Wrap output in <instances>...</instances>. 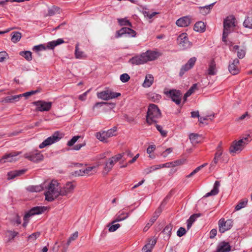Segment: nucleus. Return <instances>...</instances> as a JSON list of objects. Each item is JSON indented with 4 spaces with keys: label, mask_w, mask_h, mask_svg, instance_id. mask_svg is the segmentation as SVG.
<instances>
[{
    "label": "nucleus",
    "mask_w": 252,
    "mask_h": 252,
    "mask_svg": "<svg viewBox=\"0 0 252 252\" xmlns=\"http://www.w3.org/2000/svg\"><path fill=\"white\" fill-rule=\"evenodd\" d=\"M177 41L180 47L184 50L189 48L191 46V43L189 41L186 33H182L180 34L177 38Z\"/></svg>",
    "instance_id": "nucleus-9"
},
{
    "label": "nucleus",
    "mask_w": 252,
    "mask_h": 252,
    "mask_svg": "<svg viewBox=\"0 0 252 252\" xmlns=\"http://www.w3.org/2000/svg\"><path fill=\"white\" fill-rule=\"evenodd\" d=\"M217 70L216 68V63L214 60H211L209 65L208 69V74L209 75H214L216 74Z\"/></svg>",
    "instance_id": "nucleus-28"
},
{
    "label": "nucleus",
    "mask_w": 252,
    "mask_h": 252,
    "mask_svg": "<svg viewBox=\"0 0 252 252\" xmlns=\"http://www.w3.org/2000/svg\"><path fill=\"white\" fill-rule=\"evenodd\" d=\"M252 140L251 136L248 134L246 137H243L238 141H233L229 148L230 153L233 154L240 153Z\"/></svg>",
    "instance_id": "nucleus-3"
},
{
    "label": "nucleus",
    "mask_w": 252,
    "mask_h": 252,
    "mask_svg": "<svg viewBox=\"0 0 252 252\" xmlns=\"http://www.w3.org/2000/svg\"><path fill=\"white\" fill-rule=\"evenodd\" d=\"M200 216V214H194L192 215L189 218L188 220L192 223L195 220Z\"/></svg>",
    "instance_id": "nucleus-61"
},
{
    "label": "nucleus",
    "mask_w": 252,
    "mask_h": 252,
    "mask_svg": "<svg viewBox=\"0 0 252 252\" xmlns=\"http://www.w3.org/2000/svg\"><path fill=\"white\" fill-rule=\"evenodd\" d=\"M215 2L212 3L208 5L200 7V12L203 15H206L210 13L211 9L213 7Z\"/></svg>",
    "instance_id": "nucleus-31"
},
{
    "label": "nucleus",
    "mask_w": 252,
    "mask_h": 252,
    "mask_svg": "<svg viewBox=\"0 0 252 252\" xmlns=\"http://www.w3.org/2000/svg\"><path fill=\"white\" fill-rule=\"evenodd\" d=\"M243 25L246 28L252 29V14H250L245 20Z\"/></svg>",
    "instance_id": "nucleus-37"
},
{
    "label": "nucleus",
    "mask_w": 252,
    "mask_h": 252,
    "mask_svg": "<svg viewBox=\"0 0 252 252\" xmlns=\"http://www.w3.org/2000/svg\"><path fill=\"white\" fill-rule=\"evenodd\" d=\"M248 203V200L245 199L240 202L236 206H235V210L239 211L242 208H244L246 206Z\"/></svg>",
    "instance_id": "nucleus-46"
},
{
    "label": "nucleus",
    "mask_w": 252,
    "mask_h": 252,
    "mask_svg": "<svg viewBox=\"0 0 252 252\" xmlns=\"http://www.w3.org/2000/svg\"><path fill=\"white\" fill-rule=\"evenodd\" d=\"M236 19L233 16H228L223 22V31L222 33V40L224 42H226V38L229 33H230V29L235 27Z\"/></svg>",
    "instance_id": "nucleus-4"
},
{
    "label": "nucleus",
    "mask_w": 252,
    "mask_h": 252,
    "mask_svg": "<svg viewBox=\"0 0 252 252\" xmlns=\"http://www.w3.org/2000/svg\"><path fill=\"white\" fill-rule=\"evenodd\" d=\"M96 138L100 141L104 143L107 142V137L105 133V131H101L98 132L96 133Z\"/></svg>",
    "instance_id": "nucleus-32"
},
{
    "label": "nucleus",
    "mask_w": 252,
    "mask_h": 252,
    "mask_svg": "<svg viewBox=\"0 0 252 252\" xmlns=\"http://www.w3.org/2000/svg\"><path fill=\"white\" fill-rule=\"evenodd\" d=\"M239 64V61L238 59H234L231 63H230L228 66L229 72L232 75H236L239 73L240 70L238 67Z\"/></svg>",
    "instance_id": "nucleus-14"
},
{
    "label": "nucleus",
    "mask_w": 252,
    "mask_h": 252,
    "mask_svg": "<svg viewBox=\"0 0 252 252\" xmlns=\"http://www.w3.org/2000/svg\"><path fill=\"white\" fill-rule=\"evenodd\" d=\"M231 251V246L228 242H221L218 245L216 251L214 252H229Z\"/></svg>",
    "instance_id": "nucleus-16"
},
{
    "label": "nucleus",
    "mask_w": 252,
    "mask_h": 252,
    "mask_svg": "<svg viewBox=\"0 0 252 252\" xmlns=\"http://www.w3.org/2000/svg\"><path fill=\"white\" fill-rule=\"evenodd\" d=\"M205 27L206 26L203 22L199 21L195 24L193 29L196 32H203L205 30Z\"/></svg>",
    "instance_id": "nucleus-27"
},
{
    "label": "nucleus",
    "mask_w": 252,
    "mask_h": 252,
    "mask_svg": "<svg viewBox=\"0 0 252 252\" xmlns=\"http://www.w3.org/2000/svg\"><path fill=\"white\" fill-rule=\"evenodd\" d=\"M172 229V225L169 224L166 225L164 228L162 232L164 234H166L168 237H169L171 235V232Z\"/></svg>",
    "instance_id": "nucleus-49"
},
{
    "label": "nucleus",
    "mask_w": 252,
    "mask_h": 252,
    "mask_svg": "<svg viewBox=\"0 0 252 252\" xmlns=\"http://www.w3.org/2000/svg\"><path fill=\"white\" fill-rule=\"evenodd\" d=\"M8 54L5 51L0 52V62H2L8 57Z\"/></svg>",
    "instance_id": "nucleus-59"
},
{
    "label": "nucleus",
    "mask_w": 252,
    "mask_h": 252,
    "mask_svg": "<svg viewBox=\"0 0 252 252\" xmlns=\"http://www.w3.org/2000/svg\"><path fill=\"white\" fill-rule=\"evenodd\" d=\"M161 112L157 105L154 104L149 105L147 112L146 121L149 125L157 123V120L160 118Z\"/></svg>",
    "instance_id": "nucleus-2"
},
{
    "label": "nucleus",
    "mask_w": 252,
    "mask_h": 252,
    "mask_svg": "<svg viewBox=\"0 0 252 252\" xmlns=\"http://www.w3.org/2000/svg\"><path fill=\"white\" fill-rule=\"evenodd\" d=\"M219 160V159L218 158L214 157L213 160L210 163V169H214L215 167V166H216Z\"/></svg>",
    "instance_id": "nucleus-62"
},
{
    "label": "nucleus",
    "mask_w": 252,
    "mask_h": 252,
    "mask_svg": "<svg viewBox=\"0 0 252 252\" xmlns=\"http://www.w3.org/2000/svg\"><path fill=\"white\" fill-rule=\"evenodd\" d=\"M118 21L119 25L121 26H128L129 27H132L131 23L126 18L118 19Z\"/></svg>",
    "instance_id": "nucleus-44"
},
{
    "label": "nucleus",
    "mask_w": 252,
    "mask_h": 252,
    "mask_svg": "<svg viewBox=\"0 0 252 252\" xmlns=\"http://www.w3.org/2000/svg\"><path fill=\"white\" fill-rule=\"evenodd\" d=\"M94 166L88 167L84 169L85 175H91L96 172V167L98 166Z\"/></svg>",
    "instance_id": "nucleus-39"
},
{
    "label": "nucleus",
    "mask_w": 252,
    "mask_h": 252,
    "mask_svg": "<svg viewBox=\"0 0 252 252\" xmlns=\"http://www.w3.org/2000/svg\"><path fill=\"white\" fill-rule=\"evenodd\" d=\"M152 249V246L150 244H147L144 246L142 249V252H151Z\"/></svg>",
    "instance_id": "nucleus-60"
},
{
    "label": "nucleus",
    "mask_w": 252,
    "mask_h": 252,
    "mask_svg": "<svg viewBox=\"0 0 252 252\" xmlns=\"http://www.w3.org/2000/svg\"><path fill=\"white\" fill-rule=\"evenodd\" d=\"M190 18L189 16H184L178 19L176 25L181 27H186L190 24Z\"/></svg>",
    "instance_id": "nucleus-17"
},
{
    "label": "nucleus",
    "mask_w": 252,
    "mask_h": 252,
    "mask_svg": "<svg viewBox=\"0 0 252 252\" xmlns=\"http://www.w3.org/2000/svg\"><path fill=\"white\" fill-rule=\"evenodd\" d=\"M21 152H13L4 155L0 159L1 162H12V158L21 154Z\"/></svg>",
    "instance_id": "nucleus-19"
},
{
    "label": "nucleus",
    "mask_w": 252,
    "mask_h": 252,
    "mask_svg": "<svg viewBox=\"0 0 252 252\" xmlns=\"http://www.w3.org/2000/svg\"><path fill=\"white\" fill-rule=\"evenodd\" d=\"M115 162L110 158L107 162L105 163V166L103 168V174L105 175H107L112 169Z\"/></svg>",
    "instance_id": "nucleus-22"
},
{
    "label": "nucleus",
    "mask_w": 252,
    "mask_h": 252,
    "mask_svg": "<svg viewBox=\"0 0 252 252\" xmlns=\"http://www.w3.org/2000/svg\"><path fill=\"white\" fill-rule=\"evenodd\" d=\"M233 224L232 220L228 219L225 220L224 218L220 219L218 222L219 232L220 233H223L230 229L233 226Z\"/></svg>",
    "instance_id": "nucleus-7"
},
{
    "label": "nucleus",
    "mask_w": 252,
    "mask_h": 252,
    "mask_svg": "<svg viewBox=\"0 0 252 252\" xmlns=\"http://www.w3.org/2000/svg\"><path fill=\"white\" fill-rule=\"evenodd\" d=\"M189 139L192 144H197L200 141V135L197 133H191L189 135Z\"/></svg>",
    "instance_id": "nucleus-35"
},
{
    "label": "nucleus",
    "mask_w": 252,
    "mask_h": 252,
    "mask_svg": "<svg viewBox=\"0 0 252 252\" xmlns=\"http://www.w3.org/2000/svg\"><path fill=\"white\" fill-rule=\"evenodd\" d=\"M129 63L132 64L139 65L146 63V61L143 54L142 53L139 56H136L129 60Z\"/></svg>",
    "instance_id": "nucleus-15"
},
{
    "label": "nucleus",
    "mask_w": 252,
    "mask_h": 252,
    "mask_svg": "<svg viewBox=\"0 0 252 252\" xmlns=\"http://www.w3.org/2000/svg\"><path fill=\"white\" fill-rule=\"evenodd\" d=\"M166 95L170 98L177 105H180L182 98V93L181 91L176 89H172L164 91Z\"/></svg>",
    "instance_id": "nucleus-6"
},
{
    "label": "nucleus",
    "mask_w": 252,
    "mask_h": 252,
    "mask_svg": "<svg viewBox=\"0 0 252 252\" xmlns=\"http://www.w3.org/2000/svg\"><path fill=\"white\" fill-rule=\"evenodd\" d=\"M121 226L120 224L119 223L112 224L109 227V231L110 232H114L117 229H118Z\"/></svg>",
    "instance_id": "nucleus-58"
},
{
    "label": "nucleus",
    "mask_w": 252,
    "mask_h": 252,
    "mask_svg": "<svg viewBox=\"0 0 252 252\" xmlns=\"http://www.w3.org/2000/svg\"><path fill=\"white\" fill-rule=\"evenodd\" d=\"M64 42V41L62 38H59L56 40H53L49 42L47 44V48L49 49H53L56 46L61 44Z\"/></svg>",
    "instance_id": "nucleus-26"
},
{
    "label": "nucleus",
    "mask_w": 252,
    "mask_h": 252,
    "mask_svg": "<svg viewBox=\"0 0 252 252\" xmlns=\"http://www.w3.org/2000/svg\"><path fill=\"white\" fill-rule=\"evenodd\" d=\"M149 98L154 102H157L161 98V95L156 94H149Z\"/></svg>",
    "instance_id": "nucleus-47"
},
{
    "label": "nucleus",
    "mask_w": 252,
    "mask_h": 252,
    "mask_svg": "<svg viewBox=\"0 0 252 252\" xmlns=\"http://www.w3.org/2000/svg\"><path fill=\"white\" fill-rule=\"evenodd\" d=\"M11 41L14 43H17L21 38V33L19 32H14L11 34Z\"/></svg>",
    "instance_id": "nucleus-33"
},
{
    "label": "nucleus",
    "mask_w": 252,
    "mask_h": 252,
    "mask_svg": "<svg viewBox=\"0 0 252 252\" xmlns=\"http://www.w3.org/2000/svg\"><path fill=\"white\" fill-rule=\"evenodd\" d=\"M79 138V136H73L69 141H68L67 145L69 147L73 146Z\"/></svg>",
    "instance_id": "nucleus-51"
},
{
    "label": "nucleus",
    "mask_w": 252,
    "mask_h": 252,
    "mask_svg": "<svg viewBox=\"0 0 252 252\" xmlns=\"http://www.w3.org/2000/svg\"><path fill=\"white\" fill-rule=\"evenodd\" d=\"M154 81V77L151 74L147 75L145 77V80L143 84V86L145 88L150 87L153 84Z\"/></svg>",
    "instance_id": "nucleus-29"
},
{
    "label": "nucleus",
    "mask_w": 252,
    "mask_h": 252,
    "mask_svg": "<svg viewBox=\"0 0 252 252\" xmlns=\"http://www.w3.org/2000/svg\"><path fill=\"white\" fill-rule=\"evenodd\" d=\"M108 95H109V100L111 99H113L116 98L118 96H121V94L119 93H115L111 91L110 90H108Z\"/></svg>",
    "instance_id": "nucleus-50"
},
{
    "label": "nucleus",
    "mask_w": 252,
    "mask_h": 252,
    "mask_svg": "<svg viewBox=\"0 0 252 252\" xmlns=\"http://www.w3.org/2000/svg\"><path fill=\"white\" fill-rule=\"evenodd\" d=\"M59 9L60 8L58 7L55 6L49 8L48 10V13L46 15V16H52L54 15L59 12Z\"/></svg>",
    "instance_id": "nucleus-38"
},
{
    "label": "nucleus",
    "mask_w": 252,
    "mask_h": 252,
    "mask_svg": "<svg viewBox=\"0 0 252 252\" xmlns=\"http://www.w3.org/2000/svg\"><path fill=\"white\" fill-rule=\"evenodd\" d=\"M19 55L28 61H31L32 60V53L31 51H21L19 53Z\"/></svg>",
    "instance_id": "nucleus-34"
},
{
    "label": "nucleus",
    "mask_w": 252,
    "mask_h": 252,
    "mask_svg": "<svg viewBox=\"0 0 252 252\" xmlns=\"http://www.w3.org/2000/svg\"><path fill=\"white\" fill-rule=\"evenodd\" d=\"M124 154H125V153H122V154H117V155L112 157L111 158L115 163H116L122 158Z\"/></svg>",
    "instance_id": "nucleus-52"
},
{
    "label": "nucleus",
    "mask_w": 252,
    "mask_h": 252,
    "mask_svg": "<svg viewBox=\"0 0 252 252\" xmlns=\"http://www.w3.org/2000/svg\"><path fill=\"white\" fill-rule=\"evenodd\" d=\"M159 167L160 166H158V165L148 167L144 170L143 173L145 174H149L152 173V172L159 169Z\"/></svg>",
    "instance_id": "nucleus-41"
},
{
    "label": "nucleus",
    "mask_w": 252,
    "mask_h": 252,
    "mask_svg": "<svg viewBox=\"0 0 252 252\" xmlns=\"http://www.w3.org/2000/svg\"><path fill=\"white\" fill-rule=\"evenodd\" d=\"M37 92H39V91L38 90H35V91H32L28 92H26V93H23L22 94H19V98H20L22 97H25V99H27L29 96H30L34 94H36Z\"/></svg>",
    "instance_id": "nucleus-45"
},
{
    "label": "nucleus",
    "mask_w": 252,
    "mask_h": 252,
    "mask_svg": "<svg viewBox=\"0 0 252 252\" xmlns=\"http://www.w3.org/2000/svg\"><path fill=\"white\" fill-rule=\"evenodd\" d=\"M63 136V134L59 131H55L51 136L46 138L39 145L40 149L51 145L59 141Z\"/></svg>",
    "instance_id": "nucleus-5"
},
{
    "label": "nucleus",
    "mask_w": 252,
    "mask_h": 252,
    "mask_svg": "<svg viewBox=\"0 0 252 252\" xmlns=\"http://www.w3.org/2000/svg\"><path fill=\"white\" fill-rule=\"evenodd\" d=\"M129 216V213H125L123 211H119L116 215L115 220L112 222L114 224L117 222L121 221L127 219Z\"/></svg>",
    "instance_id": "nucleus-18"
},
{
    "label": "nucleus",
    "mask_w": 252,
    "mask_h": 252,
    "mask_svg": "<svg viewBox=\"0 0 252 252\" xmlns=\"http://www.w3.org/2000/svg\"><path fill=\"white\" fill-rule=\"evenodd\" d=\"M220 186V183L218 181H215L213 189L211 190V191L207 193L203 197H207L208 196H211V195H217L219 192V187Z\"/></svg>",
    "instance_id": "nucleus-21"
},
{
    "label": "nucleus",
    "mask_w": 252,
    "mask_h": 252,
    "mask_svg": "<svg viewBox=\"0 0 252 252\" xmlns=\"http://www.w3.org/2000/svg\"><path fill=\"white\" fill-rule=\"evenodd\" d=\"M75 56L77 59H81L85 57L83 52L79 51L78 43L75 45Z\"/></svg>",
    "instance_id": "nucleus-40"
},
{
    "label": "nucleus",
    "mask_w": 252,
    "mask_h": 252,
    "mask_svg": "<svg viewBox=\"0 0 252 252\" xmlns=\"http://www.w3.org/2000/svg\"><path fill=\"white\" fill-rule=\"evenodd\" d=\"M25 158L28 159L31 161L38 162L43 159L44 156L40 152L37 151H32L24 155Z\"/></svg>",
    "instance_id": "nucleus-8"
},
{
    "label": "nucleus",
    "mask_w": 252,
    "mask_h": 252,
    "mask_svg": "<svg viewBox=\"0 0 252 252\" xmlns=\"http://www.w3.org/2000/svg\"><path fill=\"white\" fill-rule=\"evenodd\" d=\"M156 127L158 131H159L161 135L162 136L165 137L167 135V131L166 130H164L162 129V127L161 126H159L158 125H157L156 126Z\"/></svg>",
    "instance_id": "nucleus-55"
},
{
    "label": "nucleus",
    "mask_w": 252,
    "mask_h": 252,
    "mask_svg": "<svg viewBox=\"0 0 252 252\" xmlns=\"http://www.w3.org/2000/svg\"><path fill=\"white\" fill-rule=\"evenodd\" d=\"M19 95H10L7 96L3 98L2 100V102L8 103H15L19 100Z\"/></svg>",
    "instance_id": "nucleus-25"
},
{
    "label": "nucleus",
    "mask_w": 252,
    "mask_h": 252,
    "mask_svg": "<svg viewBox=\"0 0 252 252\" xmlns=\"http://www.w3.org/2000/svg\"><path fill=\"white\" fill-rule=\"evenodd\" d=\"M246 55V50L245 49H240L238 50L237 52V57L239 59H242L244 58Z\"/></svg>",
    "instance_id": "nucleus-54"
},
{
    "label": "nucleus",
    "mask_w": 252,
    "mask_h": 252,
    "mask_svg": "<svg viewBox=\"0 0 252 252\" xmlns=\"http://www.w3.org/2000/svg\"><path fill=\"white\" fill-rule=\"evenodd\" d=\"M130 79V76L127 73H124L120 76V80L123 83L127 82Z\"/></svg>",
    "instance_id": "nucleus-53"
},
{
    "label": "nucleus",
    "mask_w": 252,
    "mask_h": 252,
    "mask_svg": "<svg viewBox=\"0 0 252 252\" xmlns=\"http://www.w3.org/2000/svg\"><path fill=\"white\" fill-rule=\"evenodd\" d=\"M186 233V230L185 228L181 227L177 232V235L179 237H182Z\"/></svg>",
    "instance_id": "nucleus-57"
},
{
    "label": "nucleus",
    "mask_w": 252,
    "mask_h": 252,
    "mask_svg": "<svg viewBox=\"0 0 252 252\" xmlns=\"http://www.w3.org/2000/svg\"><path fill=\"white\" fill-rule=\"evenodd\" d=\"M165 204V199L162 201L161 203L160 206L158 207L156 211L155 212L154 216L152 217V218L151 219L150 221L151 222V225H152L158 219V216L160 215V213L162 212V208L161 206L164 205Z\"/></svg>",
    "instance_id": "nucleus-24"
},
{
    "label": "nucleus",
    "mask_w": 252,
    "mask_h": 252,
    "mask_svg": "<svg viewBox=\"0 0 252 252\" xmlns=\"http://www.w3.org/2000/svg\"><path fill=\"white\" fill-rule=\"evenodd\" d=\"M40 235V232H36L33 233L29 236L28 240L30 241L31 242H33L37 238H38Z\"/></svg>",
    "instance_id": "nucleus-48"
},
{
    "label": "nucleus",
    "mask_w": 252,
    "mask_h": 252,
    "mask_svg": "<svg viewBox=\"0 0 252 252\" xmlns=\"http://www.w3.org/2000/svg\"><path fill=\"white\" fill-rule=\"evenodd\" d=\"M158 12H152V13H150L148 11H144L143 14L145 17H148L149 19H152L154 16L157 15Z\"/></svg>",
    "instance_id": "nucleus-63"
},
{
    "label": "nucleus",
    "mask_w": 252,
    "mask_h": 252,
    "mask_svg": "<svg viewBox=\"0 0 252 252\" xmlns=\"http://www.w3.org/2000/svg\"><path fill=\"white\" fill-rule=\"evenodd\" d=\"M196 61L195 57L191 58L185 65H183L179 72V76L182 77L185 73L192 68Z\"/></svg>",
    "instance_id": "nucleus-11"
},
{
    "label": "nucleus",
    "mask_w": 252,
    "mask_h": 252,
    "mask_svg": "<svg viewBox=\"0 0 252 252\" xmlns=\"http://www.w3.org/2000/svg\"><path fill=\"white\" fill-rule=\"evenodd\" d=\"M117 127L114 126L107 131H105L106 137L107 138L115 136L116 135Z\"/></svg>",
    "instance_id": "nucleus-43"
},
{
    "label": "nucleus",
    "mask_w": 252,
    "mask_h": 252,
    "mask_svg": "<svg viewBox=\"0 0 252 252\" xmlns=\"http://www.w3.org/2000/svg\"><path fill=\"white\" fill-rule=\"evenodd\" d=\"M97 96L98 98H100V99H103L104 100H109L108 90L98 93L97 94Z\"/></svg>",
    "instance_id": "nucleus-36"
},
{
    "label": "nucleus",
    "mask_w": 252,
    "mask_h": 252,
    "mask_svg": "<svg viewBox=\"0 0 252 252\" xmlns=\"http://www.w3.org/2000/svg\"><path fill=\"white\" fill-rule=\"evenodd\" d=\"M103 105H107L109 106V108L110 109H112L115 107V104L113 103H108L106 102H96L94 105L93 107V109H94V108L96 107H101Z\"/></svg>",
    "instance_id": "nucleus-42"
},
{
    "label": "nucleus",
    "mask_w": 252,
    "mask_h": 252,
    "mask_svg": "<svg viewBox=\"0 0 252 252\" xmlns=\"http://www.w3.org/2000/svg\"><path fill=\"white\" fill-rule=\"evenodd\" d=\"M84 175H85L84 169H80L77 171H75L73 174V175L75 176H83Z\"/></svg>",
    "instance_id": "nucleus-64"
},
{
    "label": "nucleus",
    "mask_w": 252,
    "mask_h": 252,
    "mask_svg": "<svg viewBox=\"0 0 252 252\" xmlns=\"http://www.w3.org/2000/svg\"><path fill=\"white\" fill-rule=\"evenodd\" d=\"M26 171V169H21L9 172L7 173V179L9 180L12 179L17 176L23 174Z\"/></svg>",
    "instance_id": "nucleus-23"
},
{
    "label": "nucleus",
    "mask_w": 252,
    "mask_h": 252,
    "mask_svg": "<svg viewBox=\"0 0 252 252\" xmlns=\"http://www.w3.org/2000/svg\"><path fill=\"white\" fill-rule=\"evenodd\" d=\"M146 62L156 60L157 57V52L152 51H147L143 53Z\"/></svg>",
    "instance_id": "nucleus-20"
},
{
    "label": "nucleus",
    "mask_w": 252,
    "mask_h": 252,
    "mask_svg": "<svg viewBox=\"0 0 252 252\" xmlns=\"http://www.w3.org/2000/svg\"><path fill=\"white\" fill-rule=\"evenodd\" d=\"M46 183H45L42 185L39 186H32L30 187V190L32 192H39L44 189V188L47 189L48 190V185L46 186Z\"/></svg>",
    "instance_id": "nucleus-30"
},
{
    "label": "nucleus",
    "mask_w": 252,
    "mask_h": 252,
    "mask_svg": "<svg viewBox=\"0 0 252 252\" xmlns=\"http://www.w3.org/2000/svg\"><path fill=\"white\" fill-rule=\"evenodd\" d=\"M59 186V184L55 180H52L48 184V191L44 192L46 200L52 202L60 195L66 196L72 193L75 188L70 182L66 183L63 188Z\"/></svg>",
    "instance_id": "nucleus-1"
},
{
    "label": "nucleus",
    "mask_w": 252,
    "mask_h": 252,
    "mask_svg": "<svg viewBox=\"0 0 252 252\" xmlns=\"http://www.w3.org/2000/svg\"><path fill=\"white\" fill-rule=\"evenodd\" d=\"M46 49V47L43 44H40L38 45H36L33 47V50L35 52H38L39 51L44 50Z\"/></svg>",
    "instance_id": "nucleus-56"
},
{
    "label": "nucleus",
    "mask_w": 252,
    "mask_h": 252,
    "mask_svg": "<svg viewBox=\"0 0 252 252\" xmlns=\"http://www.w3.org/2000/svg\"><path fill=\"white\" fill-rule=\"evenodd\" d=\"M34 105L36 106V110L38 111H48L50 110L52 103L51 102H46L43 100H38L32 102Z\"/></svg>",
    "instance_id": "nucleus-10"
},
{
    "label": "nucleus",
    "mask_w": 252,
    "mask_h": 252,
    "mask_svg": "<svg viewBox=\"0 0 252 252\" xmlns=\"http://www.w3.org/2000/svg\"><path fill=\"white\" fill-rule=\"evenodd\" d=\"M46 207H34L32 208L28 212L25 214V218H30V217L38 215L42 213L46 210Z\"/></svg>",
    "instance_id": "nucleus-13"
},
{
    "label": "nucleus",
    "mask_w": 252,
    "mask_h": 252,
    "mask_svg": "<svg viewBox=\"0 0 252 252\" xmlns=\"http://www.w3.org/2000/svg\"><path fill=\"white\" fill-rule=\"evenodd\" d=\"M124 34H127L130 37H134L136 34V32L129 27H124L117 32L116 37L118 38Z\"/></svg>",
    "instance_id": "nucleus-12"
}]
</instances>
